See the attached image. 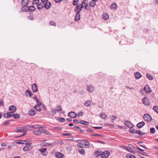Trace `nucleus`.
<instances>
[{
    "label": "nucleus",
    "instance_id": "1",
    "mask_svg": "<svg viewBox=\"0 0 158 158\" xmlns=\"http://www.w3.org/2000/svg\"><path fill=\"white\" fill-rule=\"evenodd\" d=\"M110 152L108 151H105L101 152V156L102 158H107L110 155Z\"/></svg>",
    "mask_w": 158,
    "mask_h": 158
},
{
    "label": "nucleus",
    "instance_id": "2",
    "mask_svg": "<svg viewBox=\"0 0 158 158\" xmlns=\"http://www.w3.org/2000/svg\"><path fill=\"white\" fill-rule=\"evenodd\" d=\"M56 108L57 109L55 110L54 109H52V112L54 113L53 115H54L56 113L57 111H60L62 110V108L61 107V106L59 105H58L56 106Z\"/></svg>",
    "mask_w": 158,
    "mask_h": 158
},
{
    "label": "nucleus",
    "instance_id": "3",
    "mask_svg": "<svg viewBox=\"0 0 158 158\" xmlns=\"http://www.w3.org/2000/svg\"><path fill=\"white\" fill-rule=\"evenodd\" d=\"M144 119L148 122H150L152 120L151 117L149 114H145L143 116Z\"/></svg>",
    "mask_w": 158,
    "mask_h": 158
},
{
    "label": "nucleus",
    "instance_id": "4",
    "mask_svg": "<svg viewBox=\"0 0 158 158\" xmlns=\"http://www.w3.org/2000/svg\"><path fill=\"white\" fill-rule=\"evenodd\" d=\"M143 103L145 105L148 106L150 104L149 100L148 98L146 97H144L142 99Z\"/></svg>",
    "mask_w": 158,
    "mask_h": 158
},
{
    "label": "nucleus",
    "instance_id": "5",
    "mask_svg": "<svg viewBox=\"0 0 158 158\" xmlns=\"http://www.w3.org/2000/svg\"><path fill=\"white\" fill-rule=\"evenodd\" d=\"M124 124L127 127L132 128L134 127V125L128 121H125L124 122Z\"/></svg>",
    "mask_w": 158,
    "mask_h": 158
},
{
    "label": "nucleus",
    "instance_id": "6",
    "mask_svg": "<svg viewBox=\"0 0 158 158\" xmlns=\"http://www.w3.org/2000/svg\"><path fill=\"white\" fill-rule=\"evenodd\" d=\"M68 116L71 118H74L77 117V114L74 112L71 111L68 113Z\"/></svg>",
    "mask_w": 158,
    "mask_h": 158
},
{
    "label": "nucleus",
    "instance_id": "7",
    "mask_svg": "<svg viewBox=\"0 0 158 158\" xmlns=\"http://www.w3.org/2000/svg\"><path fill=\"white\" fill-rule=\"evenodd\" d=\"M8 109L10 111L13 112V113L16 111L17 108L14 105H11L9 107Z\"/></svg>",
    "mask_w": 158,
    "mask_h": 158
},
{
    "label": "nucleus",
    "instance_id": "8",
    "mask_svg": "<svg viewBox=\"0 0 158 158\" xmlns=\"http://www.w3.org/2000/svg\"><path fill=\"white\" fill-rule=\"evenodd\" d=\"M31 86L32 90L33 92H36L38 91V87L37 85L35 83L32 84Z\"/></svg>",
    "mask_w": 158,
    "mask_h": 158
},
{
    "label": "nucleus",
    "instance_id": "9",
    "mask_svg": "<svg viewBox=\"0 0 158 158\" xmlns=\"http://www.w3.org/2000/svg\"><path fill=\"white\" fill-rule=\"evenodd\" d=\"M51 5L52 4L50 2L48 1L46 2L44 5V7L47 9H48L50 8Z\"/></svg>",
    "mask_w": 158,
    "mask_h": 158
},
{
    "label": "nucleus",
    "instance_id": "10",
    "mask_svg": "<svg viewBox=\"0 0 158 158\" xmlns=\"http://www.w3.org/2000/svg\"><path fill=\"white\" fill-rule=\"evenodd\" d=\"M80 11H80H77V13L76 14L75 18V20L76 21H78L80 19Z\"/></svg>",
    "mask_w": 158,
    "mask_h": 158
},
{
    "label": "nucleus",
    "instance_id": "11",
    "mask_svg": "<svg viewBox=\"0 0 158 158\" xmlns=\"http://www.w3.org/2000/svg\"><path fill=\"white\" fill-rule=\"evenodd\" d=\"M55 156L57 158H63L64 155L61 152H58L55 154Z\"/></svg>",
    "mask_w": 158,
    "mask_h": 158
},
{
    "label": "nucleus",
    "instance_id": "12",
    "mask_svg": "<svg viewBox=\"0 0 158 158\" xmlns=\"http://www.w3.org/2000/svg\"><path fill=\"white\" fill-rule=\"evenodd\" d=\"M17 129L16 132H23L24 133L22 135L20 136H23L26 135V131L25 130V129Z\"/></svg>",
    "mask_w": 158,
    "mask_h": 158
},
{
    "label": "nucleus",
    "instance_id": "13",
    "mask_svg": "<svg viewBox=\"0 0 158 158\" xmlns=\"http://www.w3.org/2000/svg\"><path fill=\"white\" fill-rule=\"evenodd\" d=\"M28 114L30 115L33 116L36 114V111L35 110L32 109L29 111Z\"/></svg>",
    "mask_w": 158,
    "mask_h": 158
},
{
    "label": "nucleus",
    "instance_id": "14",
    "mask_svg": "<svg viewBox=\"0 0 158 158\" xmlns=\"http://www.w3.org/2000/svg\"><path fill=\"white\" fill-rule=\"evenodd\" d=\"M46 150L47 148H42L39 149V151L41 152V154L44 156H45L47 155V153H45Z\"/></svg>",
    "mask_w": 158,
    "mask_h": 158
},
{
    "label": "nucleus",
    "instance_id": "15",
    "mask_svg": "<svg viewBox=\"0 0 158 158\" xmlns=\"http://www.w3.org/2000/svg\"><path fill=\"white\" fill-rule=\"evenodd\" d=\"M41 105V103L40 102L39 104H37L34 106V108L37 111H40L41 110V109L40 107V106Z\"/></svg>",
    "mask_w": 158,
    "mask_h": 158
},
{
    "label": "nucleus",
    "instance_id": "16",
    "mask_svg": "<svg viewBox=\"0 0 158 158\" xmlns=\"http://www.w3.org/2000/svg\"><path fill=\"white\" fill-rule=\"evenodd\" d=\"M33 133L37 135H40L42 134L41 130L39 129L33 131Z\"/></svg>",
    "mask_w": 158,
    "mask_h": 158
},
{
    "label": "nucleus",
    "instance_id": "17",
    "mask_svg": "<svg viewBox=\"0 0 158 158\" xmlns=\"http://www.w3.org/2000/svg\"><path fill=\"white\" fill-rule=\"evenodd\" d=\"M25 95L27 97L29 95L30 97H31L33 95V94L30 90L28 89L26 91Z\"/></svg>",
    "mask_w": 158,
    "mask_h": 158
},
{
    "label": "nucleus",
    "instance_id": "18",
    "mask_svg": "<svg viewBox=\"0 0 158 158\" xmlns=\"http://www.w3.org/2000/svg\"><path fill=\"white\" fill-rule=\"evenodd\" d=\"M35 10V8L33 6H31L29 7L28 6L27 8L28 11H29L30 12H32V11H34Z\"/></svg>",
    "mask_w": 158,
    "mask_h": 158
},
{
    "label": "nucleus",
    "instance_id": "19",
    "mask_svg": "<svg viewBox=\"0 0 158 158\" xmlns=\"http://www.w3.org/2000/svg\"><path fill=\"white\" fill-rule=\"evenodd\" d=\"M83 7V6L82 5H81V6L78 5L76 7L75 10L77 12V11H80L81 10V11Z\"/></svg>",
    "mask_w": 158,
    "mask_h": 158
},
{
    "label": "nucleus",
    "instance_id": "20",
    "mask_svg": "<svg viewBox=\"0 0 158 158\" xmlns=\"http://www.w3.org/2000/svg\"><path fill=\"white\" fill-rule=\"evenodd\" d=\"M87 1L88 2V1H86V0H84L82 3L81 5H82L83 6V7L85 8L86 10L88 9L87 7L88 6V3H86L85 2Z\"/></svg>",
    "mask_w": 158,
    "mask_h": 158
},
{
    "label": "nucleus",
    "instance_id": "21",
    "mask_svg": "<svg viewBox=\"0 0 158 158\" xmlns=\"http://www.w3.org/2000/svg\"><path fill=\"white\" fill-rule=\"evenodd\" d=\"M145 123L144 122H140L139 123H138L137 124V127L139 128H141L144 125Z\"/></svg>",
    "mask_w": 158,
    "mask_h": 158
},
{
    "label": "nucleus",
    "instance_id": "22",
    "mask_svg": "<svg viewBox=\"0 0 158 158\" xmlns=\"http://www.w3.org/2000/svg\"><path fill=\"white\" fill-rule=\"evenodd\" d=\"M145 92L147 93H149L151 91V89L148 85H145L144 88Z\"/></svg>",
    "mask_w": 158,
    "mask_h": 158
},
{
    "label": "nucleus",
    "instance_id": "23",
    "mask_svg": "<svg viewBox=\"0 0 158 158\" xmlns=\"http://www.w3.org/2000/svg\"><path fill=\"white\" fill-rule=\"evenodd\" d=\"M134 75L136 79H139L142 77L141 74L138 72L135 73L134 74Z\"/></svg>",
    "mask_w": 158,
    "mask_h": 158
},
{
    "label": "nucleus",
    "instance_id": "24",
    "mask_svg": "<svg viewBox=\"0 0 158 158\" xmlns=\"http://www.w3.org/2000/svg\"><path fill=\"white\" fill-rule=\"evenodd\" d=\"M37 7L38 10H41L44 7V5H43L42 2H40L38 4Z\"/></svg>",
    "mask_w": 158,
    "mask_h": 158
},
{
    "label": "nucleus",
    "instance_id": "25",
    "mask_svg": "<svg viewBox=\"0 0 158 158\" xmlns=\"http://www.w3.org/2000/svg\"><path fill=\"white\" fill-rule=\"evenodd\" d=\"M21 3L23 6H27L29 3V0H22Z\"/></svg>",
    "mask_w": 158,
    "mask_h": 158
},
{
    "label": "nucleus",
    "instance_id": "26",
    "mask_svg": "<svg viewBox=\"0 0 158 158\" xmlns=\"http://www.w3.org/2000/svg\"><path fill=\"white\" fill-rule=\"evenodd\" d=\"M28 6H23L21 7V10L23 12H28L27 8Z\"/></svg>",
    "mask_w": 158,
    "mask_h": 158
},
{
    "label": "nucleus",
    "instance_id": "27",
    "mask_svg": "<svg viewBox=\"0 0 158 158\" xmlns=\"http://www.w3.org/2000/svg\"><path fill=\"white\" fill-rule=\"evenodd\" d=\"M110 8L112 10H115L117 8V6L116 3H112L110 6Z\"/></svg>",
    "mask_w": 158,
    "mask_h": 158
},
{
    "label": "nucleus",
    "instance_id": "28",
    "mask_svg": "<svg viewBox=\"0 0 158 158\" xmlns=\"http://www.w3.org/2000/svg\"><path fill=\"white\" fill-rule=\"evenodd\" d=\"M109 18V15L108 14L104 13L102 15V18L105 20H107Z\"/></svg>",
    "mask_w": 158,
    "mask_h": 158
},
{
    "label": "nucleus",
    "instance_id": "29",
    "mask_svg": "<svg viewBox=\"0 0 158 158\" xmlns=\"http://www.w3.org/2000/svg\"><path fill=\"white\" fill-rule=\"evenodd\" d=\"M101 151H95L94 152V156L96 157H98L99 155L101 156Z\"/></svg>",
    "mask_w": 158,
    "mask_h": 158
},
{
    "label": "nucleus",
    "instance_id": "30",
    "mask_svg": "<svg viewBox=\"0 0 158 158\" xmlns=\"http://www.w3.org/2000/svg\"><path fill=\"white\" fill-rule=\"evenodd\" d=\"M22 129H25V130L26 131L27 130H30L32 129V126H27L24 127H22Z\"/></svg>",
    "mask_w": 158,
    "mask_h": 158
},
{
    "label": "nucleus",
    "instance_id": "31",
    "mask_svg": "<svg viewBox=\"0 0 158 158\" xmlns=\"http://www.w3.org/2000/svg\"><path fill=\"white\" fill-rule=\"evenodd\" d=\"M28 141H27V142ZM27 142V141L26 140H18L17 141L16 143H17L19 144H24L25 142Z\"/></svg>",
    "mask_w": 158,
    "mask_h": 158
},
{
    "label": "nucleus",
    "instance_id": "32",
    "mask_svg": "<svg viewBox=\"0 0 158 158\" xmlns=\"http://www.w3.org/2000/svg\"><path fill=\"white\" fill-rule=\"evenodd\" d=\"M127 158H135V156L131 154H128L126 155Z\"/></svg>",
    "mask_w": 158,
    "mask_h": 158
},
{
    "label": "nucleus",
    "instance_id": "33",
    "mask_svg": "<svg viewBox=\"0 0 158 158\" xmlns=\"http://www.w3.org/2000/svg\"><path fill=\"white\" fill-rule=\"evenodd\" d=\"M41 132L42 133H43L44 134H46L47 135H49L50 134V133H49L48 131H47L46 129H42L41 130Z\"/></svg>",
    "mask_w": 158,
    "mask_h": 158
},
{
    "label": "nucleus",
    "instance_id": "34",
    "mask_svg": "<svg viewBox=\"0 0 158 158\" xmlns=\"http://www.w3.org/2000/svg\"><path fill=\"white\" fill-rule=\"evenodd\" d=\"M89 122L85 121L83 120H81L80 121V123L83 125H88L89 124Z\"/></svg>",
    "mask_w": 158,
    "mask_h": 158
},
{
    "label": "nucleus",
    "instance_id": "35",
    "mask_svg": "<svg viewBox=\"0 0 158 158\" xmlns=\"http://www.w3.org/2000/svg\"><path fill=\"white\" fill-rule=\"evenodd\" d=\"M12 115L13 117L15 119H18L20 117V115L18 114H14Z\"/></svg>",
    "mask_w": 158,
    "mask_h": 158
},
{
    "label": "nucleus",
    "instance_id": "36",
    "mask_svg": "<svg viewBox=\"0 0 158 158\" xmlns=\"http://www.w3.org/2000/svg\"><path fill=\"white\" fill-rule=\"evenodd\" d=\"M13 112H7L6 114V118H9L10 117H11L13 116V114H13Z\"/></svg>",
    "mask_w": 158,
    "mask_h": 158
},
{
    "label": "nucleus",
    "instance_id": "37",
    "mask_svg": "<svg viewBox=\"0 0 158 158\" xmlns=\"http://www.w3.org/2000/svg\"><path fill=\"white\" fill-rule=\"evenodd\" d=\"M77 145L78 146L80 147L81 148H85L86 146V144L81 143H77Z\"/></svg>",
    "mask_w": 158,
    "mask_h": 158
},
{
    "label": "nucleus",
    "instance_id": "38",
    "mask_svg": "<svg viewBox=\"0 0 158 158\" xmlns=\"http://www.w3.org/2000/svg\"><path fill=\"white\" fill-rule=\"evenodd\" d=\"M146 77L149 80H153V77L149 74L147 73L146 74Z\"/></svg>",
    "mask_w": 158,
    "mask_h": 158
},
{
    "label": "nucleus",
    "instance_id": "39",
    "mask_svg": "<svg viewBox=\"0 0 158 158\" xmlns=\"http://www.w3.org/2000/svg\"><path fill=\"white\" fill-rule=\"evenodd\" d=\"M13 120H10L6 121L4 123H3V125H7L9 124L10 123L11 121H12Z\"/></svg>",
    "mask_w": 158,
    "mask_h": 158
},
{
    "label": "nucleus",
    "instance_id": "40",
    "mask_svg": "<svg viewBox=\"0 0 158 158\" xmlns=\"http://www.w3.org/2000/svg\"><path fill=\"white\" fill-rule=\"evenodd\" d=\"M78 151L82 155H83V154H85V150L83 149L82 148H81L80 149H79Z\"/></svg>",
    "mask_w": 158,
    "mask_h": 158
},
{
    "label": "nucleus",
    "instance_id": "41",
    "mask_svg": "<svg viewBox=\"0 0 158 158\" xmlns=\"http://www.w3.org/2000/svg\"><path fill=\"white\" fill-rule=\"evenodd\" d=\"M101 117L103 119H105L107 117V115L104 113H102L101 114Z\"/></svg>",
    "mask_w": 158,
    "mask_h": 158
},
{
    "label": "nucleus",
    "instance_id": "42",
    "mask_svg": "<svg viewBox=\"0 0 158 158\" xmlns=\"http://www.w3.org/2000/svg\"><path fill=\"white\" fill-rule=\"evenodd\" d=\"M58 120L60 122H64L65 121V119L63 117H60L59 118Z\"/></svg>",
    "mask_w": 158,
    "mask_h": 158
},
{
    "label": "nucleus",
    "instance_id": "43",
    "mask_svg": "<svg viewBox=\"0 0 158 158\" xmlns=\"http://www.w3.org/2000/svg\"><path fill=\"white\" fill-rule=\"evenodd\" d=\"M96 5V3L94 1L89 2V6L94 7Z\"/></svg>",
    "mask_w": 158,
    "mask_h": 158
},
{
    "label": "nucleus",
    "instance_id": "44",
    "mask_svg": "<svg viewBox=\"0 0 158 158\" xmlns=\"http://www.w3.org/2000/svg\"><path fill=\"white\" fill-rule=\"evenodd\" d=\"M155 131L156 130L154 128L152 127L150 129V132L151 133L154 134Z\"/></svg>",
    "mask_w": 158,
    "mask_h": 158
},
{
    "label": "nucleus",
    "instance_id": "45",
    "mask_svg": "<svg viewBox=\"0 0 158 158\" xmlns=\"http://www.w3.org/2000/svg\"><path fill=\"white\" fill-rule=\"evenodd\" d=\"M94 88L91 85H89V92H92L94 91Z\"/></svg>",
    "mask_w": 158,
    "mask_h": 158
},
{
    "label": "nucleus",
    "instance_id": "46",
    "mask_svg": "<svg viewBox=\"0 0 158 158\" xmlns=\"http://www.w3.org/2000/svg\"><path fill=\"white\" fill-rule=\"evenodd\" d=\"M153 109L158 114V106H154Z\"/></svg>",
    "mask_w": 158,
    "mask_h": 158
},
{
    "label": "nucleus",
    "instance_id": "47",
    "mask_svg": "<svg viewBox=\"0 0 158 158\" xmlns=\"http://www.w3.org/2000/svg\"><path fill=\"white\" fill-rule=\"evenodd\" d=\"M32 128H34V129H35L37 128H40L41 127H40V125H34L32 126Z\"/></svg>",
    "mask_w": 158,
    "mask_h": 158
},
{
    "label": "nucleus",
    "instance_id": "48",
    "mask_svg": "<svg viewBox=\"0 0 158 158\" xmlns=\"http://www.w3.org/2000/svg\"><path fill=\"white\" fill-rule=\"evenodd\" d=\"M23 150L25 151H27L30 150L29 147L27 146L24 147L23 148Z\"/></svg>",
    "mask_w": 158,
    "mask_h": 158
},
{
    "label": "nucleus",
    "instance_id": "49",
    "mask_svg": "<svg viewBox=\"0 0 158 158\" xmlns=\"http://www.w3.org/2000/svg\"><path fill=\"white\" fill-rule=\"evenodd\" d=\"M32 4L33 5L37 4L39 2V0H33Z\"/></svg>",
    "mask_w": 158,
    "mask_h": 158
},
{
    "label": "nucleus",
    "instance_id": "50",
    "mask_svg": "<svg viewBox=\"0 0 158 158\" xmlns=\"http://www.w3.org/2000/svg\"><path fill=\"white\" fill-rule=\"evenodd\" d=\"M78 116H83V112L82 111H80L77 113Z\"/></svg>",
    "mask_w": 158,
    "mask_h": 158
},
{
    "label": "nucleus",
    "instance_id": "51",
    "mask_svg": "<svg viewBox=\"0 0 158 158\" xmlns=\"http://www.w3.org/2000/svg\"><path fill=\"white\" fill-rule=\"evenodd\" d=\"M79 0H74L73 1V5L74 6H76L77 4V2L79 1Z\"/></svg>",
    "mask_w": 158,
    "mask_h": 158
},
{
    "label": "nucleus",
    "instance_id": "52",
    "mask_svg": "<svg viewBox=\"0 0 158 158\" xmlns=\"http://www.w3.org/2000/svg\"><path fill=\"white\" fill-rule=\"evenodd\" d=\"M74 130H81V128L78 126H75L73 127V128Z\"/></svg>",
    "mask_w": 158,
    "mask_h": 158
},
{
    "label": "nucleus",
    "instance_id": "53",
    "mask_svg": "<svg viewBox=\"0 0 158 158\" xmlns=\"http://www.w3.org/2000/svg\"><path fill=\"white\" fill-rule=\"evenodd\" d=\"M45 144H44V145L45 146H52V143H45Z\"/></svg>",
    "mask_w": 158,
    "mask_h": 158
},
{
    "label": "nucleus",
    "instance_id": "54",
    "mask_svg": "<svg viewBox=\"0 0 158 158\" xmlns=\"http://www.w3.org/2000/svg\"><path fill=\"white\" fill-rule=\"evenodd\" d=\"M110 118L112 119V120H114L116 119L117 118V117L113 115L110 117Z\"/></svg>",
    "mask_w": 158,
    "mask_h": 158
},
{
    "label": "nucleus",
    "instance_id": "55",
    "mask_svg": "<svg viewBox=\"0 0 158 158\" xmlns=\"http://www.w3.org/2000/svg\"><path fill=\"white\" fill-rule=\"evenodd\" d=\"M49 24L51 25H52L54 26H56V23L53 21H50L49 23Z\"/></svg>",
    "mask_w": 158,
    "mask_h": 158
},
{
    "label": "nucleus",
    "instance_id": "56",
    "mask_svg": "<svg viewBox=\"0 0 158 158\" xmlns=\"http://www.w3.org/2000/svg\"><path fill=\"white\" fill-rule=\"evenodd\" d=\"M135 131L134 129H133L132 130L130 129L129 130V132L131 134H134L135 133Z\"/></svg>",
    "mask_w": 158,
    "mask_h": 158
},
{
    "label": "nucleus",
    "instance_id": "57",
    "mask_svg": "<svg viewBox=\"0 0 158 158\" xmlns=\"http://www.w3.org/2000/svg\"><path fill=\"white\" fill-rule=\"evenodd\" d=\"M63 135L64 136H70L72 134L70 133H64L63 134Z\"/></svg>",
    "mask_w": 158,
    "mask_h": 158
},
{
    "label": "nucleus",
    "instance_id": "58",
    "mask_svg": "<svg viewBox=\"0 0 158 158\" xmlns=\"http://www.w3.org/2000/svg\"><path fill=\"white\" fill-rule=\"evenodd\" d=\"M28 18L31 20H33V16L32 15L28 16Z\"/></svg>",
    "mask_w": 158,
    "mask_h": 158
},
{
    "label": "nucleus",
    "instance_id": "59",
    "mask_svg": "<svg viewBox=\"0 0 158 158\" xmlns=\"http://www.w3.org/2000/svg\"><path fill=\"white\" fill-rule=\"evenodd\" d=\"M134 149L135 151L139 152V148L135 147V148H134Z\"/></svg>",
    "mask_w": 158,
    "mask_h": 158
},
{
    "label": "nucleus",
    "instance_id": "60",
    "mask_svg": "<svg viewBox=\"0 0 158 158\" xmlns=\"http://www.w3.org/2000/svg\"><path fill=\"white\" fill-rule=\"evenodd\" d=\"M88 102H89V101L88 100L85 103L84 105L85 106H89V103Z\"/></svg>",
    "mask_w": 158,
    "mask_h": 158
},
{
    "label": "nucleus",
    "instance_id": "61",
    "mask_svg": "<svg viewBox=\"0 0 158 158\" xmlns=\"http://www.w3.org/2000/svg\"><path fill=\"white\" fill-rule=\"evenodd\" d=\"M73 122L76 123H80V121H79L77 119H74L73 120Z\"/></svg>",
    "mask_w": 158,
    "mask_h": 158
},
{
    "label": "nucleus",
    "instance_id": "62",
    "mask_svg": "<svg viewBox=\"0 0 158 158\" xmlns=\"http://www.w3.org/2000/svg\"><path fill=\"white\" fill-rule=\"evenodd\" d=\"M3 102L2 99H0V105L2 106L3 105Z\"/></svg>",
    "mask_w": 158,
    "mask_h": 158
},
{
    "label": "nucleus",
    "instance_id": "63",
    "mask_svg": "<svg viewBox=\"0 0 158 158\" xmlns=\"http://www.w3.org/2000/svg\"><path fill=\"white\" fill-rule=\"evenodd\" d=\"M127 151H128V152H130L132 153L133 154L135 153V152L134 151H132L131 149H130L128 148V149L127 150Z\"/></svg>",
    "mask_w": 158,
    "mask_h": 158
},
{
    "label": "nucleus",
    "instance_id": "64",
    "mask_svg": "<svg viewBox=\"0 0 158 158\" xmlns=\"http://www.w3.org/2000/svg\"><path fill=\"white\" fill-rule=\"evenodd\" d=\"M135 133L137 134L140 135V131L139 130H138L137 131H135Z\"/></svg>",
    "mask_w": 158,
    "mask_h": 158
}]
</instances>
